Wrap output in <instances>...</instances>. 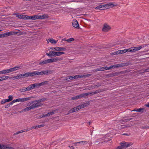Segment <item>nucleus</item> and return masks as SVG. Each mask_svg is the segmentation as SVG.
Segmentation results:
<instances>
[{
  "label": "nucleus",
  "instance_id": "2",
  "mask_svg": "<svg viewBox=\"0 0 149 149\" xmlns=\"http://www.w3.org/2000/svg\"><path fill=\"white\" fill-rule=\"evenodd\" d=\"M46 16L45 15H34L32 16H29L28 19L35 20L37 19H43L45 18Z\"/></svg>",
  "mask_w": 149,
  "mask_h": 149
},
{
  "label": "nucleus",
  "instance_id": "59",
  "mask_svg": "<svg viewBox=\"0 0 149 149\" xmlns=\"http://www.w3.org/2000/svg\"><path fill=\"white\" fill-rule=\"evenodd\" d=\"M52 72L53 71H50V70L48 71V70H47V74H51V73H52Z\"/></svg>",
  "mask_w": 149,
  "mask_h": 149
},
{
  "label": "nucleus",
  "instance_id": "21",
  "mask_svg": "<svg viewBox=\"0 0 149 149\" xmlns=\"http://www.w3.org/2000/svg\"><path fill=\"white\" fill-rule=\"evenodd\" d=\"M54 49L57 51H65L66 49L64 47H55Z\"/></svg>",
  "mask_w": 149,
  "mask_h": 149
},
{
  "label": "nucleus",
  "instance_id": "20",
  "mask_svg": "<svg viewBox=\"0 0 149 149\" xmlns=\"http://www.w3.org/2000/svg\"><path fill=\"white\" fill-rule=\"evenodd\" d=\"M21 68V66H16L13 68H10V72L15 71Z\"/></svg>",
  "mask_w": 149,
  "mask_h": 149
},
{
  "label": "nucleus",
  "instance_id": "25",
  "mask_svg": "<svg viewBox=\"0 0 149 149\" xmlns=\"http://www.w3.org/2000/svg\"><path fill=\"white\" fill-rule=\"evenodd\" d=\"M103 5H100L96 7L95 8L96 9H100L101 10H104L105 9V8H104Z\"/></svg>",
  "mask_w": 149,
  "mask_h": 149
},
{
  "label": "nucleus",
  "instance_id": "15",
  "mask_svg": "<svg viewBox=\"0 0 149 149\" xmlns=\"http://www.w3.org/2000/svg\"><path fill=\"white\" fill-rule=\"evenodd\" d=\"M72 24L73 26L76 28L79 29L80 28L78 22L76 20H74L72 22Z\"/></svg>",
  "mask_w": 149,
  "mask_h": 149
},
{
  "label": "nucleus",
  "instance_id": "30",
  "mask_svg": "<svg viewBox=\"0 0 149 149\" xmlns=\"http://www.w3.org/2000/svg\"><path fill=\"white\" fill-rule=\"evenodd\" d=\"M47 63V60H45L44 61H42L40 62H38V65H44L45 64H46Z\"/></svg>",
  "mask_w": 149,
  "mask_h": 149
},
{
  "label": "nucleus",
  "instance_id": "7",
  "mask_svg": "<svg viewBox=\"0 0 149 149\" xmlns=\"http://www.w3.org/2000/svg\"><path fill=\"white\" fill-rule=\"evenodd\" d=\"M17 33L13 31L8 32L4 33L1 34V37L3 38L5 37H7L11 36L14 34H16Z\"/></svg>",
  "mask_w": 149,
  "mask_h": 149
},
{
  "label": "nucleus",
  "instance_id": "35",
  "mask_svg": "<svg viewBox=\"0 0 149 149\" xmlns=\"http://www.w3.org/2000/svg\"><path fill=\"white\" fill-rule=\"evenodd\" d=\"M102 91L100 89L96 90L95 91L93 92V95L100 93Z\"/></svg>",
  "mask_w": 149,
  "mask_h": 149
},
{
  "label": "nucleus",
  "instance_id": "48",
  "mask_svg": "<svg viewBox=\"0 0 149 149\" xmlns=\"http://www.w3.org/2000/svg\"><path fill=\"white\" fill-rule=\"evenodd\" d=\"M78 100L77 96H74L73 97H72L71 98L72 100Z\"/></svg>",
  "mask_w": 149,
  "mask_h": 149
},
{
  "label": "nucleus",
  "instance_id": "31",
  "mask_svg": "<svg viewBox=\"0 0 149 149\" xmlns=\"http://www.w3.org/2000/svg\"><path fill=\"white\" fill-rule=\"evenodd\" d=\"M77 96L78 99L85 97L84 93L78 95Z\"/></svg>",
  "mask_w": 149,
  "mask_h": 149
},
{
  "label": "nucleus",
  "instance_id": "16",
  "mask_svg": "<svg viewBox=\"0 0 149 149\" xmlns=\"http://www.w3.org/2000/svg\"><path fill=\"white\" fill-rule=\"evenodd\" d=\"M23 75L24 78L34 76L33 72L26 73L25 74H23Z\"/></svg>",
  "mask_w": 149,
  "mask_h": 149
},
{
  "label": "nucleus",
  "instance_id": "28",
  "mask_svg": "<svg viewBox=\"0 0 149 149\" xmlns=\"http://www.w3.org/2000/svg\"><path fill=\"white\" fill-rule=\"evenodd\" d=\"M19 91L20 92H24L27 91V88L22 87L20 88Z\"/></svg>",
  "mask_w": 149,
  "mask_h": 149
},
{
  "label": "nucleus",
  "instance_id": "43",
  "mask_svg": "<svg viewBox=\"0 0 149 149\" xmlns=\"http://www.w3.org/2000/svg\"><path fill=\"white\" fill-rule=\"evenodd\" d=\"M74 40V38H70L69 39H68L66 40V41L68 42H71L72 41Z\"/></svg>",
  "mask_w": 149,
  "mask_h": 149
},
{
  "label": "nucleus",
  "instance_id": "42",
  "mask_svg": "<svg viewBox=\"0 0 149 149\" xmlns=\"http://www.w3.org/2000/svg\"><path fill=\"white\" fill-rule=\"evenodd\" d=\"M84 94L85 97L88 95L91 96V95H93V92L84 93Z\"/></svg>",
  "mask_w": 149,
  "mask_h": 149
},
{
  "label": "nucleus",
  "instance_id": "6",
  "mask_svg": "<svg viewBox=\"0 0 149 149\" xmlns=\"http://www.w3.org/2000/svg\"><path fill=\"white\" fill-rule=\"evenodd\" d=\"M142 47H131L128 49H125V52H134L140 50Z\"/></svg>",
  "mask_w": 149,
  "mask_h": 149
},
{
  "label": "nucleus",
  "instance_id": "54",
  "mask_svg": "<svg viewBox=\"0 0 149 149\" xmlns=\"http://www.w3.org/2000/svg\"><path fill=\"white\" fill-rule=\"evenodd\" d=\"M123 148L120 145V146H118V147L117 148H115V149H123Z\"/></svg>",
  "mask_w": 149,
  "mask_h": 149
},
{
  "label": "nucleus",
  "instance_id": "18",
  "mask_svg": "<svg viewBox=\"0 0 149 149\" xmlns=\"http://www.w3.org/2000/svg\"><path fill=\"white\" fill-rule=\"evenodd\" d=\"M32 109H33V108L32 107V106H29L28 107H26L25 109H22L21 111H19V112L20 113H21L22 112L26 111H29L30 110Z\"/></svg>",
  "mask_w": 149,
  "mask_h": 149
},
{
  "label": "nucleus",
  "instance_id": "64",
  "mask_svg": "<svg viewBox=\"0 0 149 149\" xmlns=\"http://www.w3.org/2000/svg\"><path fill=\"white\" fill-rule=\"evenodd\" d=\"M91 89H93L95 88V85L94 86H91Z\"/></svg>",
  "mask_w": 149,
  "mask_h": 149
},
{
  "label": "nucleus",
  "instance_id": "32",
  "mask_svg": "<svg viewBox=\"0 0 149 149\" xmlns=\"http://www.w3.org/2000/svg\"><path fill=\"white\" fill-rule=\"evenodd\" d=\"M103 71V67L98 68L95 70L94 71L95 72H97L99 71Z\"/></svg>",
  "mask_w": 149,
  "mask_h": 149
},
{
  "label": "nucleus",
  "instance_id": "34",
  "mask_svg": "<svg viewBox=\"0 0 149 149\" xmlns=\"http://www.w3.org/2000/svg\"><path fill=\"white\" fill-rule=\"evenodd\" d=\"M33 84V85L34 88L35 87L38 88L40 87L39 83H35Z\"/></svg>",
  "mask_w": 149,
  "mask_h": 149
},
{
  "label": "nucleus",
  "instance_id": "51",
  "mask_svg": "<svg viewBox=\"0 0 149 149\" xmlns=\"http://www.w3.org/2000/svg\"><path fill=\"white\" fill-rule=\"evenodd\" d=\"M46 116H47V115H45V114H42L40 116H39V118H41L42 117H45Z\"/></svg>",
  "mask_w": 149,
  "mask_h": 149
},
{
  "label": "nucleus",
  "instance_id": "29",
  "mask_svg": "<svg viewBox=\"0 0 149 149\" xmlns=\"http://www.w3.org/2000/svg\"><path fill=\"white\" fill-rule=\"evenodd\" d=\"M103 71H104L105 70H109L111 69H112V66H110L109 67H107V66L103 67Z\"/></svg>",
  "mask_w": 149,
  "mask_h": 149
},
{
  "label": "nucleus",
  "instance_id": "55",
  "mask_svg": "<svg viewBox=\"0 0 149 149\" xmlns=\"http://www.w3.org/2000/svg\"><path fill=\"white\" fill-rule=\"evenodd\" d=\"M149 72V67L147 69L145 70L143 72Z\"/></svg>",
  "mask_w": 149,
  "mask_h": 149
},
{
  "label": "nucleus",
  "instance_id": "36",
  "mask_svg": "<svg viewBox=\"0 0 149 149\" xmlns=\"http://www.w3.org/2000/svg\"><path fill=\"white\" fill-rule=\"evenodd\" d=\"M89 104V103H84V104H81V105L82 106L81 107H82V108H84V107H85L87 106Z\"/></svg>",
  "mask_w": 149,
  "mask_h": 149
},
{
  "label": "nucleus",
  "instance_id": "61",
  "mask_svg": "<svg viewBox=\"0 0 149 149\" xmlns=\"http://www.w3.org/2000/svg\"><path fill=\"white\" fill-rule=\"evenodd\" d=\"M10 106V105L9 104H6L5 105V107L6 108H8Z\"/></svg>",
  "mask_w": 149,
  "mask_h": 149
},
{
  "label": "nucleus",
  "instance_id": "22",
  "mask_svg": "<svg viewBox=\"0 0 149 149\" xmlns=\"http://www.w3.org/2000/svg\"><path fill=\"white\" fill-rule=\"evenodd\" d=\"M57 41L54 40L52 38L48 39L47 40V42L48 43L50 42L52 44H55L57 43Z\"/></svg>",
  "mask_w": 149,
  "mask_h": 149
},
{
  "label": "nucleus",
  "instance_id": "1",
  "mask_svg": "<svg viewBox=\"0 0 149 149\" xmlns=\"http://www.w3.org/2000/svg\"><path fill=\"white\" fill-rule=\"evenodd\" d=\"M91 75V74H80L78 75H76L74 76H70L69 77H67L65 78V80L68 81L73 80L74 79H77L79 78L82 77H89Z\"/></svg>",
  "mask_w": 149,
  "mask_h": 149
},
{
  "label": "nucleus",
  "instance_id": "27",
  "mask_svg": "<svg viewBox=\"0 0 149 149\" xmlns=\"http://www.w3.org/2000/svg\"><path fill=\"white\" fill-rule=\"evenodd\" d=\"M28 91H29L33 89L34 88L33 85V84H31L27 87Z\"/></svg>",
  "mask_w": 149,
  "mask_h": 149
},
{
  "label": "nucleus",
  "instance_id": "3",
  "mask_svg": "<svg viewBox=\"0 0 149 149\" xmlns=\"http://www.w3.org/2000/svg\"><path fill=\"white\" fill-rule=\"evenodd\" d=\"M65 53L62 52H49V53H47V56H59L62 54H64Z\"/></svg>",
  "mask_w": 149,
  "mask_h": 149
},
{
  "label": "nucleus",
  "instance_id": "49",
  "mask_svg": "<svg viewBox=\"0 0 149 149\" xmlns=\"http://www.w3.org/2000/svg\"><path fill=\"white\" fill-rule=\"evenodd\" d=\"M23 132V130H21V131H18L16 133H15V134H17L19 133H22Z\"/></svg>",
  "mask_w": 149,
  "mask_h": 149
},
{
  "label": "nucleus",
  "instance_id": "63",
  "mask_svg": "<svg viewBox=\"0 0 149 149\" xmlns=\"http://www.w3.org/2000/svg\"><path fill=\"white\" fill-rule=\"evenodd\" d=\"M18 77V75H17V76H14L13 78L15 79H19Z\"/></svg>",
  "mask_w": 149,
  "mask_h": 149
},
{
  "label": "nucleus",
  "instance_id": "17",
  "mask_svg": "<svg viewBox=\"0 0 149 149\" xmlns=\"http://www.w3.org/2000/svg\"><path fill=\"white\" fill-rule=\"evenodd\" d=\"M120 145L122 147L124 148H126L127 147H128L130 146V144L128 143H126L125 142L123 143L122 142L120 143Z\"/></svg>",
  "mask_w": 149,
  "mask_h": 149
},
{
  "label": "nucleus",
  "instance_id": "8",
  "mask_svg": "<svg viewBox=\"0 0 149 149\" xmlns=\"http://www.w3.org/2000/svg\"><path fill=\"white\" fill-rule=\"evenodd\" d=\"M33 103V104L31 105L33 109L37 108L41 105L40 103V102H38V100L34 101L31 103L32 104Z\"/></svg>",
  "mask_w": 149,
  "mask_h": 149
},
{
  "label": "nucleus",
  "instance_id": "50",
  "mask_svg": "<svg viewBox=\"0 0 149 149\" xmlns=\"http://www.w3.org/2000/svg\"><path fill=\"white\" fill-rule=\"evenodd\" d=\"M120 54H123L125 52V49L124 50H120Z\"/></svg>",
  "mask_w": 149,
  "mask_h": 149
},
{
  "label": "nucleus",
  "instance_id": "44",
  "mask_svg": "<svg viewBox=\"0 0 149 149\" xmlns=\"http://www.w3.org/2000/svg\"><path fill=\"white\" fill-rule=\"evenodd\" d=\"M6 102H8L7 99H4L1 101V103L2 104H4Z\"/></svg>",
  "mask_w": 149,
  "mask_h": 149
},
{
  "label": "nucleus",
  "instance_id": "60",
  "mask_svg": "<svg viewBox=\"0 0 149 149\" xmlns=\"http://www.w3.org/2000/svg\"><path fill=\"white\" fill-rule=\"evenodd\" d=\"M19 102L18 99H17L15 100H13V102H14V103H15L16 102Z\"/></svg>",
  "mask_w": 149,
  "mask_h": 149
},
{
  "label": "nucleus",
  "instance_id": "41",
  "mask_svg": "<svg viewBox=\"0 0 149 149\" xmlns=\"http://www.w3.org/2000/svg\"><path fill=\"white\" fill-rule=\"evenodd\" d=\"M8 97V99H7V100L8 102L11 101L13 99V97L11 95L9 96Z\"/></svg>",
  "mask_w": 149,
  "mask_h": 149
},
{
  "label": "nucleus",
  "instance_id": "12",
  "mask_svg": "<svg viewBox=\"0 0 149 149\" xmlns=\"http://www.w3.org/2000/svg\"><path fill=\"white\" fill-rule=\"evenodd\" d=\"M0 149H14V148L8 146L6 145H4L3 144H0Z\"/></svg>",
  "mask_w": 149,
  "mask_h": 149
},
{
  "label": "nucleus",
  "instance_id": "19",
  "mask_svg": "<svg viewBox=\"0 0 149 149\" xmlns=\"http://www.w3.org/2000/svg\"><path fill=\"white\" fill-rule=\"evenodd\" d=\"M31 98V97H29L26 98H19V102H24L30 100Z\"/></svg>",
  "mask_w": 149,
  "mask_h": 149
},
{
  "label": "nucleus",
  "instance_id": "39",
  "mask_svg": "<svg viewBox=\"0 0 149 149\" xmlns=\"http://www.w3.org/2000/svg\"><path fill=\"white\" fill-rule=\"evenodd\" d=\"M55 112H56V111L54 110V111H53L52 112H50L48 113H47V116L52 115L53 114H54Z\"/></svg>",
  "mask_w": 149,
  "mask_h": 149
},
{
  "label": "nucleus",
  "instance_id": "47",
  "mask_svg": "<svg viewBox=\"0 0 149 149\" xmlns=\"http://www.w3.org/2000/svg\"><path fill=\"white\" fill-rule=\"evenodd\" d=\"M81 106H82L81 105H79L77 106L76 107L77 108V110L78 111L81 108H83L82 107H81Z\"/></svg>",
  "mask_w": 149,
  "mask_h": 149
},
{
  "label": "nucleus",
  "instance_id": "37",
  "mask_svg": "<svg viewBox=\"0 0 149 149\" xmlns=\"http://www.w3.org/2000/svg\"><path fill=\"white\" fill-rule=\"evenodd\" d=\"M143 110V108H139V109H137L136 110L134 109V110H132V111H136L137 112H140L142 110Z\"/></svg>",
  "mask_w": 149,
  "mask_h": 149
},
{
  "label": "nucleus",
  "instance_id": "10",
  "mask_svg": "<svg viewBox=\"0 0 149 149\" xmlns=\"http://www.w3.org/2000/svg\"><path fill=\"white\" fill-rule=\"evenodd\" d=\"M33 73L34 76L35 75H43L47 74V71H43L40 72L36 71L33 72Z\"/></svg>",
  "mask_w": 149,
  "mask_h": 149
},
{
  "label": "nucleus",
  "instance_id": "5",
  "mask_svg": "<svg viewBox=\"0 0 149 149\" xmlns=\"http://www.w3.org/2000/svg\"><path fill=\"white\" fill-rule=\"evenodd\" d=\"M111 26L106 23L104 24L102 29V31L103 32H107L109 31L111 29Z\"/></svg>",
  "mask_w": 149,
  "mask_h": 149
},
{
  "label": "nucleus",
  "instance_id": "62",
  "mask_svg": "<svg viewBox=\"0 0 149 149\" xmlns=\"http://www.w3.org/2000/svg\"><path fill=\"white\" fill-rule=\"evenodd\" d=\"M116 53H117V54H121L120 52V50H119L116 52Z\"/></svg>",
  "mask_w": 149,
  "mask_h": 149
},
{
  "label": "nucleus",
  "instance_id": "4",
  "mask_svg": "<svg viewBox=\"0 0 149 149\" xmlns=\"http://www.w3.org/2000/svg\"><path fill=\"white\" fill-rule=\"evenodd\" d=\"M129 65V63L128 62L121 63L120 64L114 65L112 66V68H116L119 67L124 66H127Z\"/></svg>",
  "mask_w": 149,
  "mask_h": 149
},
{
  "label": "nucleus",
  "instance_id": "40",
  "mask_svg": "<svg viewBox=\"0 0 149 149\" xmlns=\"http://www.w3.org/2000/svg\"><path fill=\"white\" fill-rule=\"evenodd\" d=\"M4 74L8 73L10 72V69L4 70Z\"/></svg>",
  "mask_w": 149,
  "mask_h": 149
},
{
  "label": "nucleus",
  "instance_id": "11",
  "mask_svg": "<svg viewBox=\"0 0 149 149\" xmlns=\"http://www.w3.org/2000/svg\"><path fill=\"white\" fill-rule=\"evenodd\" d=\"M123 72L122 71L120 72H116L114 73H111L108 74L109 77L116 76H118L120 74H123Z\"/></svg>",
  "mask_w": 149,
  "mask_h": 149
},
{
  "label": "nucleus",
  "instance_id": "58",
  "mask_svg": "<svg viewBox=\"0 0 149 149\" xmlns=\"http://www.w3.org/2000/svg\"><path fill=\"white\" fill-rule=\"evenodd\" d=\"M86 89L88 90H91V86H90L89 87H87L86 88Z\"/></svg>",
  "mask_w": 149,
  "mask_h": 149
},
{
  "label": "nucleus",
  "instance_id": "38",
  "mask_svg": "<svg viewBox=\"0 0 149 149\" xmlns=\"http://www.w3.org/2000/svg\"><path fill=\"white\" fill-rule=\"evenodd\" d=\"M40 86H43L46 85L47 84V81H45L42 82L41 83H39Z\"/></svg>",
  "mask_w": 149,
  "mask_h": 149
},
{
  "label": "nucleus",
  "instance_id": "57",
  "mask_svg": "<svg viewBox=\"0 0 149 149\" xmlns=\"http://www.w3.org/2000/svg\"><path fill=\"white\" fill-rule=\"evenodd\" d=\"M129 119H127V120L124 119L123 121H120V123H122V121H123L124 122H125L127 121H129Z\"/></svg>",
  "mask_w": 149,
  "mask_h": 149
},
{
  "label": "nucleus",
  "instance_id": "45",
  "mask_svg": "<svg viewBox=\"0 0 149 149\" xmlns=\"http://www.w3.org/2000/svg\"><path fill=\"white\" fill-rule=\"evenodd\" d=\"M46 99L45 98H42L40 100H38V102H40V103L42 102L45 101L46 100Z\"/></svg>",
  "mask_w": 149,
  "mask_h": 149
},
{
  "label": "nucleus",
  "instance_id": "26",
  "mask_svg": "<svg viewBox=\"0 0 149 149\" xmlns=\"http://www.w3.org/2000/svg\"><path fill=\"white\" fill-rule=\"evenodd\" d=\"M44 125H45L44 124H41V125H38L33 126H32V127H33V129H34L38 128H39L43 127L44 126Z\"/></svg>",
  "mask_w": 149,
  "mask_h": 149
},
{
  "label": "nucleus",
  "instance_id": "13",
  "mask_svg": "<svg viewBox=\"0 0 149 149\" xmlns=\"http://www.w3.org/2000/svg\"><path fill=\"white\" fill-rule=\"evenodd\" d=\"M16 17L19 19H28L29 16L22 15L16 14Z\"/></svg>",
  "mask_w": 149,
  "mask_h": 149
},
{
  "label": "nucleus",
  "instance_id": "52",
  "mask_svg": "<svg viewBox=\"0 0 149 149\" xmlns=\"http://www.w3.org/2000/svg\"><path fill=\"white\" fill-rule=\"evenodd\" d=\"M111 55H116L117 54V53H116V52H112V53H111Z\"/></svg>",
  "mask_w": 149,
  "mask_h": 149
},
{
  "label": "nucleus",
  "instance_id": "33",
  "mask_svg": "<svg viewBox=\"0 0 149 149\" xmlns=\"http://www.w3.org/2000/svg\"><path fill=\"white\" fill-rule=\"evenodd\" d=\"M9 78L8 76H4L2 77H0L1 79V81L6 79Z\"/></svg>",
  "mask_w": 149,
  "mask_h": 149
},
{
  "label": "nucleus",
  "instance_id": "56",
  "mask_svg": "<svg viewBox=\"0 0 149 149\" xmlns=\"http://www.w3.org/2000/svg\"><path fill=\"white\" fill-rule=\"evenodd\" d=\"M32 129H33V127H31L28 128L27 129H26L27 131H29V130H32Z\"/></svg>",
  "mask_w": 149,
  "mask_h": 149
},
{
  "label": "nucleus",
  "instance_id": "24",
  "mask_svg": "<svg viewBox=\"0 0 149 149\" xmlns=\"http://www.w3.org/2000/svg\"><path fill=\"white\" fill-rule=\"evenodd\" d=\"M77 111L76 107H74L73 108H72L71 109V110H69L68 112V113L67 114V115L71 113H72L76 111Z\"/></svg>",
  "mask_w": 149,
  "mask_h": 149
},
{
  "label": "nucleus",
  "instance_id": "23",
  "mask_svg": "<svg viewBox=\"0 0 149 149\" xmlns=\"http://www.w3.org/2000/svg\"><path fill=\"white\" fill-rule=\"evenodd\" d=\"M88 143V142L86 141H80L77 142H76L74 143V144L76 145V144L77 143L80 144V145L83 146L84 145H86Z\"/></svg>",
  "mask_w": 149,
  "mask_h": 149
},
{
  "label": "nucleus",
  "instance_id": "14",
  "mask_svg": "<svg viewBox=\"0 0 149 149\" xmlns=\"http://www.w3.org/2000/svg\"><path fill=\"white\" fill-rule=\"evenodd\" d=\"M61 58H59L56 57L55 58H51L50 59H47V63H52L55 62L58 60H60Z\"/></svg>",
  "mask_w": 149,
  "mask_h": 149
},
{
  "label": "nucleus",
  "instance_id": "53",
  "mask_svg": "<svg viewBox=\"0 0 149 149\" xmlns=\"http://www.w3.org/2000/svg\"><path fill=\"white\" fill-rule=\"evenodd\" d=\"M101 86V85L100 84H98L97 85H95V88H97L100 87Z\"/></svg>",
  "mask_w": 149,
  "mask_h": 149
},
{
  "label": "nucleus",
  "instance_id": "46",
  "mask_svg": "<svg viewBox=\"0 0 149 149\" xmlns=\"http://www.w3.org/2000/svg\"><path fill=\"white\" fill-rule=\"evenodd\" d=\"M23 74H19L18 75L19 79H21L22 78H24Z\"/></svg>",
  "mask_w": 149,
  "mask_h": 149
},
{
  "label": "nucleus",
  "instance_id": "9",
  "mask_svg": "<svg viewBox=\"0 0 149 149\" xmlns=\"http://www.w3.org/2000/svg\"><path fill=\"white\" fill-rule=\"evenodd\" d=\"M104 8H105L106 9H108L113 7L114 5L112 3H108L103 5Z\"/></svg>",
  "mask_w": 149,
  "mask_h": 149
}]
</instances>
